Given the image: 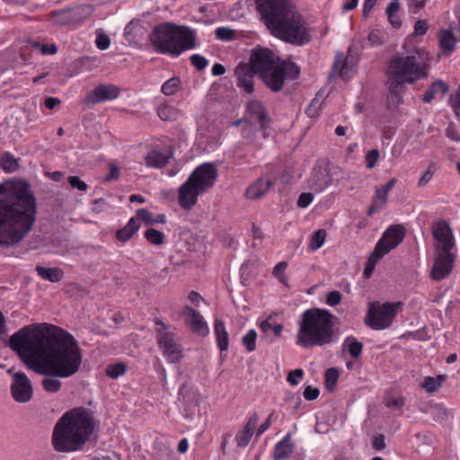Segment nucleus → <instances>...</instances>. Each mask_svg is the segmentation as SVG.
Here are the masks:
<instances>
[{"mask_svg": "<svg viewBox=\"0 0 460 460\" xmlns=\"http://www.w3.org/2000/svg\"><path fill=\"white\" fill-rule=\"evenodd\" d=\"M9 347L20 356L31 353L39 357L31 367L44 376L41 386L49 394L58 393L62 387L60 379L75 376L83 363V350L75 338L47 323L21 328L10 337Z\"/></svg>", "mask_w": 460, "mask_h": 460, "instance_id": "1", "label": "nucleus"}, {"mask_svg": "<svg viewBox=\"0 0 460 460\" xmlns=\"http://www.w3.org/2000/svg\"><path fill=\"white\" fill-rule=\"evenodd\" d=\"M256 4L272 35L297 46L310 40L303 17L289 0H257Z\"/></svg>", "mask_w": 460, "mask_h": 460, "instance_id": "2", "label": "nucleus"}, {"mask_svg": "<svg viewBox=\"0 0 460 460\" xmlns=\"http://www.w3.org/2000/svg\"><path fill=\"white\" fill-rule=\"evenodd\" d=\"M95 427L93 411L76 407L66 411L57 421L52 434V444L58 452H73L83 447Z\"/></svg>", "mask_w": 460, "mask_h": 460, "instance_id": "3", "label": "nucleus"}, {"mask_svg": "<svg viewBox=\"0 0 460 460\" xmlns=\"http://www.w3.org/2000/svg\"><path fill=\"white\" fill-rule=\"evenodd\" d=\"M429 70V57L423 49L407 56H394L388 67L387 86L390 94L399 102L402 99L403 85L427 78Z\"/></svg>", "mask_w": 460, "mask_h": 460, "instance_id": "4", "label": "nucleus"}, {"mask_svg": "<svg viewBox=\"0 0 460 460\" xmlns=\"http://www.w3.org/2000/svg\"><path fill=\"white\" fill-rule=\"evenodd\" d=\"M249 65L265 85L275 93L282 90L287 78L295 79L300 74V69L296 63L287 59L282 60L267 48L253 49Z\"/></svg>", "mask_w": 460, "mask_h": 460, "instance_id": "5", "label": "nucleus"}, {"mask_svg": "<svg viewBox=\"0 0 460 460\" xmlns=\"http://www.w3.org/2000/svg\"><path fill=\"white\" fill-rule=\"evenodd\" d=\"M37 203H0V246L20 243L31 230Z\"/></svg>", "mask_w": 460, "mask_h": 460, "instance_id": "6", "label": "nucleus"}, {"mask_svg": "<svg viewBox=\"0 0 460 460\" xmlns=\"http://www.w3.org/2000/svg\"><path fill=\"white\" fill-rule=\"evenodd\" d=\"M336 316L327 309L305 310L298 322L296 343L305 349L330 344L334 336Z\"/></svg>", "mask_w": 460, "mask_h": 460, "instance_id": "7", "label": "nucleus"}, {"mask_svg": "<svg viewBox=\"0 0 460 460\" xmlns=\"http://www.w3.org/2000/svg\"><path fill=\"white\" fill-rule=\"evenodd\" d=\"M149 40L155 52L174 57H179L182 52L196 47L195 31L187 26H178L170 22L156 25Z\"/></svg>", "mask_w": 460, "mask_h": 460, "instance_id": "8", "label": "nucleus"}, {"mask_svg": "<svg viewBox=\"0 0 460 460\" xmlns=\"http://www.w3.org/2000/svg\"><path fill=\"white\" fill-rule=\"evenodd\" d=\"M217 177V170L212 163L198 166L180 187L179 201H196L199 194L212 188Z\"/></svg>", "mask_w": 460, "mask_h": 460, "instance_id": "9", "label": "nucleus"}, {"mask_svg": "<svg viewBox=\"0 0 460 460\" xmlns=\"http://www.w3.org/2000/svg\"><path fill=\"white\" fill-rule=\"evenodd\" d=\"M155 323L156 342L159 349L163 351V355L166 358L168 362L174 364L179 363L183 354L181 345L174 329L159 318L155 320Z\"/></svg>", "mask_w": 460, "mask_h": 460, "instance_id": "10", "label": "nucleus"}, {"mask_svg": "<svg viewBox=\"0 0 460 460\" xmlns=\"http://www.w3.org/2000/svg\"><path fill=\"white\" fill-rule=\"evenodd\" d=\"M401 303H369L365 323L372 330H384L391 326Z\"/></svg>", "mask_w": 460, "mask_h": 460, "instance_id": "11", "label": "nucleus"}, {"mask_svg": "<svg viewBox=\"0 0 460 460\" xmlns=\"http://www.w3.org/2000/svg\"><path fill=\"white\" fill-rule=\"evenodd\" d=\"M431 233L436 242V252L454 253L456 246L455 236L449 224L446 220L432 223Z\"/></svg>", "mask_w": 460, "mask_h": 460, "instance_id": "12", "label": "nucleus"}, {"mask_svg": "<svg viewBox=\"0 0 460 460\" xmlns=\"http://www.w3.org/2000/svg\"><path fill=\"white\" fill-rule=\"evenodd\" d=\"M0 195L17 201H35L31 186L25 180H12L0 183Z\"/></svg>", "mask_w": 460, "mask_h": 460, "instance_id": "13", "label": "nucleus"}, {"mask_svg": "<svg viewBox=\"0 0 460 460\" xmlns=\"http://www.w3.org/2000/svg\"><path fill=\"white\" fill-rule=\"evenodd\" d=\"M332 181V178L326 168L314 170L308 181L310 191L303 192L297 201H313L314 194L324 190Z\"/></svg>", "mask_w": 460, "mask_h": 460, "instance_id": "14", "label": "nucleus"}, {"mask_svg": "<svg viewBox=\"0 0 460 460\" xmlns=\"http://www.w3.org/2000/svg\"><path fill=\"white\" fill-rule=\"evenodd\" d=\"M404 235L405 231L402 226L395 225L388 227L376 244V252L385 255L403 241Z\"/></svg>", "mask_w": 460, "mask_h": 460, "instance_id": "15", "label": "nucleus"}, {"mask_svg": "<svg viewBox=\"0 0 460 460\" xmlns=\"http://www.w3.org/2000/svg\"><path fill=\"white\" fill-rule=\"evenodd\" d=\"M10 390L13 400L17 402H28L32 398V385L24 373L13 374V380L11 384Z\"/></svg>", "mask_w": 460, "mask_h": 460, "instance_id": "16", "label": "nucleus"}, {"mask_svg": "<svg viewBox=\"0 0 460 460\" xmlns=\"http://www.w3.org/2000/svg\"><path fill=\"white\" fill-rule=\"evenodd\" d=\"M245 122L250 124L258 122L261 129L263 131V137H267L266 129L270 124V118L263 104L257 101H250L246 106Z\"/></svg>", "mask_w": 460, "mask_h": 460, "instance_id": "17", "label": "nucleus"}, {"mask_svg": "<svg viewBox=\"0 0 460 460\" xmlns=\"http://www.w3.org/2000/svg\"><path fill=\"white\" fill-rule=\"evenodd\" d=\"M119 88L114 84H99L86 94L84 102L87 104H96L113 101L119 97Z\"/></svg>", "mask_w": 460, "mask_h": 460, "instance_id": "18", "label": "nucleus"}, {"mask_svg": "<svg viewBox=\"0 0 460 460\" xmlns=\"http://www.w3.org/2000/svg\"><path fill=\"white\" fill-rule=\"evenodd\" d=\"M432 270L431 278L434 280L445 279L452 271L456 255L455 253L436 252Z\"/></svg>", "mask_w": 460, "mask_h": 460, "instance_id": "19", "label": "nucleus"}, {"mask_svg": "<svg viewBox=\"0 0 460 460\" xmlns=\"http://www.w3.org/2000/svg\"><path fill=\"white\" fill-rule=\"evenodd\" d=\"M257 74L252 67L246 63H240L234 69V76L236 78V85L243 89L246 93L254 92V75Z\"/></svg>", "mask_w": 460, "mask_h": 460, "instance_id": "20", "label": "nucleus"}, {"mask_svg": "<svg viewBox=\"0 0 460 460\" xmlns=\"http://www.w3.org/2000/svg\"><path fill=\"white\" fill-rule=\"evenodd\" d=\"M182 314L184 315L187 323L190 326L192 332L202 337H206L208 334V326L199 312L189 305H186L182 310Z\"/></svg>", "mask_w": 460, "mask_h": 460, "instance_id": "21", "label": "nucleus"}, {"mask_svg": "<svg viewBox=\"0 0 460 460\" xmlns=\"http://www.w3.org/2000/svg\"><path fill=\"white\" fill-rule=\"evenodd\" d=\"M173 154L169 146L152 148L145 157L146 164L151 168H162L172 158Z\"/></svg>", "mask_w": 460, "mask_h": 460, "instance_id": "22", "label": "nucleus"}, {"mask_svg": "<svg viewBox=\"0 0 460 460\" xmlns=\"http://www.w3.org/2000/svg\"><path fill=\"white\" fill-rule=\"evenodd\" d=\"M258 420L259 416L256 412L250 415L244 428L235 437V441L239 447H244L249 444Z\"/></svg>", "mask_w": 460, "mask_h": 460, "instance_id": "23", "label": "nucleus"}, {"mask_svg": "<svg viewBox=\"0 0 460 460\" xmlns=\"http://www.w3.org/2000/svg\"><path fill=\"white\" fill-rule=\"evenodd\" d=\"M295 444L291 440V433L288 432L280 441H279L273 450V460L287 459L294 451Z\"/></svg>", "mask_w": 460, "mask_h": 460, "instance_id": "24", "label": "nucleus"}, {"mask_svg": "<svg viewBox=\"0 0 460 460\" xmlns=\"http://www.w3.org/2000/svg\"><path fill=\"white\" fill-rule=\"evenodd\" d=\"M272 186V181L269 178H261L246 190V198L249 199H258L264 197L265 193Z\"/></svg>", "mask_w": 460, "mask_h": 460, "instance_id": "25", "label": "nucleus"}, {"mask_svg": "<svg viewBox=\"0 0 460 460\" xmlns=\"http://www.w3.org/2000/svg\"><path fill=\"white\" fill-rule=\"evenodd\" d=\"M214 332L217 348L220 351L228 349L229 339L226 325L223 320L217 319L214 323Z\"/></svg>", "mask_w": 460, "mask_h": 460, "instance_id": "26", "label": "nucleus"}, {"mask_svg": "<svg viewBox=\"0 0 460 460\" xmlns=\"http://www.w3.org/2000/svg\"><path fill=\"white\" fill-rule=\"evenodd\" d=\"M139 227L138 218L136 216L132 217L123 228L116 232V238L121 243H126L137 232Z\"/></svg>", "mask_w": 460, "mask_h": 460, "instance_id": "27", "label": "nucleus"}, {"mask_svg": "<svg viewBox=\"0 0 460 460\" xmlns=\"http://www.w3.org/2000/svg\"><path fill=\"white\" fill-rule=\"evenodd\" d=\"M268 318L260 323V329L263 332L261 338H265L271 342L274 339L279 338L283 331V325L281 323L271 324Z\"/></svg>", "mask_w": 460, "mask_h": 460, "instance_id": "28", "label": "nucleus"}, {"mask_svg": "<svg viewBox=\"0 0 460 460\" xmlns=\"http://www.w3.org/2000/svg\"><path fill=\"white\" fill-rule=\"evenodd\" d=\"M448 91V85L442 80H436L427 89L422 96V101L425 103L431 102L437 94L444 95Z\"/></svg>", "mask_w": 460, "mask_h": 460, "instance_id": "29", "label": "nucleus"}, {"mask_svg": "<svg viewBox=\"0 0 460 460\" xmlns=\"http://www.w3.org/2000/svg\"><path fill=\"white\" fill-rule=\"evenodd\" d=\"M36 271L41 279L53 283L60 281L64 277L63 270L58 267L45 268L38 265Z\"/></svg>", "mask_w": 460, "mask_h": 460, "instance_id": "30", "label": "nucleus"}, {"mask_svg": "<svg viewBox=\"0 0 460 460\" xmlns=\"http://www.w3.org/2000/svg\"><path fill=\"white\" fill-rule=\"evenodd\" d=\"M136 217L138 218V222L143 221L146 225L164 224L166 222L165 216L164 214L154 215L145 208L137 210Z\"/></svg>", "mask_w": 460, "mask_h": 460, "instance_id": "31", "label": "nucleus"}, {"mask_svg": "<svg viewBox=\"0 0 460 460\" xmlns=\"http://www.w3.org/2000/svg\"><path fill=\"white\" fill-rule=\"evenodd\" d=\"M342 348L347 349L349 355L353 358L358 359L361 356L363 343L358 341L354 336L349 335L344 340Z\"/></svg>", "mask_w": 460, "mask_h": 460, "instance_id": "32", "label": "nucleus"}, {"mask_svg": "<svg viewBox=\"0 0 460 460\" xmlns=\"http://www.w3.org/2000/svg\"><path fill=\"white\" fill-rule=\"evenodd\" d=\"M447 379L446 375H438L437 376H425L421 384V387L428 393L433 394L437 392Z\"/></svg>", "mask_w": 460, "mask_h": 460, "instance_id": "33", "label": "nucleus"}, {"mask_svg": "<svg viewBox=\"0 0 460 460\" xmlns=\"http://www.w3.org/2000/svg\"><path fill=\"white\" fill-rule=\"evenodd\" d=\"M399 9L400 2L398 0L391 1L385 9V13L387 15L388 21L394 28H399L402 24L401 19L397 15Z\"/></svg>", "mask_w": 460, "mask_h": 460, "instance_id": "34", "label": "nucleus"}, {"mask_svg": "<svg viewBox=\"0 0 460 460\" xmlns=\"http://www.w3.org/2000/svg\"><path fill=\"white\" fill-rule=\"evenodd\" d=\"M438 38L441 49L447 51V54H450L456 46V38L453 32L443 30L439 32Z\"/></svg>", "mask_w": 460, "mask_h": 460, "instance_id": "35", "label": "nucleus"}, {"mask_svg": "<svg viewBox=\"0 0 460 460\" xmlns=\"http://www.w3.org/2000/svg\"><path fill=\"white\" fill-rule=\"evenodd\" d=\"M346 65L347 60L344 61L343 59V54L339 53L335 56V60L332 66V72L331 74V76L332 75H339L344 80H347L349 75L348 72L346 70Z\"/></svg>", "mask_w": 460, "mask_h": 460, "instance_id": "36", "label": "nucleus"}, {"mask_svg": "<svg viewBox=\"0 0 460 460\" xmlns=\"http://www.w3.org/2000/svg\"><path fill=\"white\" fill-rule=\"evenodd\" d=\"M157 115L163 120H172L178 116V110L169 103H163L157 108Z\"/></svg>", "mask_w": 460, "mask_h": 460, "instance_id": "37", "label": "nucleus"}, {"mask_svg": "<svg viewBox=\"0 0 460 460\" xmlns=\"http://www.w3.org/2000/svg\"><path fill=\"white\" fill-rule=\"evenodd\" d=\"M0 164L3 170L5 172H14L19 166L17 159L13 157L10 153H4L0 158Z\"/></svg>", "mask_w": 460, "mask_h": 460, "instance_id": "38", "label": "nucleus"}, {"mask_svg": "<svg viewBox=\"0 0 460 460\" xmlns=\"http://www.w3.org/2000/svg\"><path fill=\"white\" fill-rule=\"evenodd\" d=\"M383 256L384 255H381V253L379 252H376V250L374 249L373 252L368 257V259L366 262L365 268H364L363 275L366 279H369L371 277L377 261Z\"/></svg>", "mask_w": 460, "mask_h": 460, "instance_id": "39", "label": "nucleus"}, {"mask_svg": "<svg viewBox=\"0 0 460 460\" xmlns=\"http://www.w3.org/2000/svg\"><path fill=\"white\" fill-rule=\"evenodd\" d=\"M339 376V371L335 367H330L325 371L324 382L327 390L332 392L336 388Z\"/></svg>", "mask_w": 460, "mask_h": 460, "instance_id": "40", "label": "nucleus"}, {"mask_svg": "<svg viewBox=\"0 0 460 460\" xmlns=\"http://www.w3.org/2000/svg\"><path fill=\"white\" fill-rule=\"evenodd\" d=\"M327 233L324 229H319L314 232L309 243V249L312 251H316L323 246L325 242Z\"/></svg>", "mask_w": 460, "mask_h": 460, "instance_id": "41", "label": "nucleus"}, {"mask_svg": "<svg viewBox=\"0 0 460 460\" xmlns=\"http://www.w3.org/2000/svg\"><path fill=\"white\" fill-rule=\"evenodd\" d=\"M127 366L123 362H118L115 364L108 365L105 368V373L109 377L116 379L119 376L124 375Z\"/></svg>", "mask_w": 460, "mask_h": 460, "instance_id": "42", "label": "nucleus"}, {"mask_svg": "<svg viewBox=\"0 0 460 460\" xmlns=\"http://www.w3.org/2000/svg\"><path fill=\"white\" fill-rule=\"evenodd\" d=\"M257 332L255 330L251 329L242 338V344L248 352H252L256 349Z\"/></svg>", "mask_w": 460, "mask_h": 460, "instance_id": "43", "label": "nucleus"}, {"mask_svg": "<svg viewBox=\"0 0 460 460\" xmlns=\"http://www.w3.org/2000/svg\"><path fill=\"white\" fill-rule=\"evenodd\" d=\"M145 237L150 243L155 245H160L164 242V233L155 228H148L145 232Z\"/></svg>", "mask_w": 460, "mask_h": 460, "instance_id": "44", "label": "nucleus"}, {"mask_svg": "<svg viewBox=\"0 0 460 460\" xmlns=\"http://www.w3.org/2000/svg\"><path fill=\"white\" fill-rule=\"evenodd\" d=\"M180 86V79L178 77H172L164 83L161 88V92L167 96L174 94Z\"/></svg>", "mask_w": 460, "mask_h": 460, "instance_id": "45", "label": "nucleus"}, {"mask_svg": "<svg viewBox=\"0 0 460 460\" xmlns=\"http://www.w3.org/2000/svg\"><path fill=\"white\" fill-rule=\"evenodd\" d=\"M67 181L73 190L85 192L88 189L86 182L81 180L78 176H69Z\"/></svg>", "mask_w": 460, "mask_h": 460, "instance_id": "46", "label": "nucleus"}, {"mask_svg": "<svg viewBox=\"0 0 460 460\" xmlns=\"http://www.w3.org/2000/svg\"><path fill=\"white\" fill-rule=\"evenodd\" d=\"M445 136L456 142V143H459L460 142V131L459 129L457 128V127L456 126L455 123L453 122H450L448 124V126L445 129Z\"/></svg>", "mask_w": 460, "mask_h": 460, "instance_id": "47", "label": "nucleus"}, {"mask_svg": "<svg viewBox=\"0 0 460 460\" xmlns=\"http://www.w3.org/2000/svg\"><path fill=\"white\" fill-rule=\"evenodd\" d=\"M190 59L191 65L194 67H196L199 71L203 70L208 65V59L199 54L191 55Z\"/></svg>", "mask_w": 460, "mask_h": 460, "instance_id": "48", "label": "nucleus"}, {"mask_svg": "<svg viewBox=\"0 0 460 460\" xmlns=\"http://www.w3.org/2000/svg\"><path fill=\"white\" fill-rule=\"evenodd\" d=\"M215 35L218 40H230L234 38V31L226 27H218L215 31Z\"/></svg>", "mask_w": 460, "mask_h": 460, "instance_id": "49", "label": "nucleus"}, {"mask_svg": "<svg viewBox=\"0 0 460 460\" xmlns=\"http://www.w3.org/2000/svg\"><path fill=\"white\" fill-rule=\"evenodd\" d=\"M403 404L404 399L402 396H390L385 399V406L390 409L399 410L403 406Z\"/></svg>", "mask_w": 460, "mask_h": 460, "instance_id": "50", "label": "nucleus"}, {"mask_svg": "<svg viewBox=\"0 0 460 460\" xmlns=\"http://www.w3.org/2000/svg\"><path fill=\"white\" fill-rule=\"evenodd\" d=\"M379 158V151L377 149H372L365 156L366 167L372 169L376 166V164Z\"/></svg>", "mask_w": 460, "mask_h": 460, "instance_id": "51", "label": "nucleus"}, {"mask_svg": "<svg viewBox=\"0 0 460 460\" xmlns=\"http://www.w3.org/2000/svg\"><path fill=\"white\" fill-rule=\"evenodd\" d=\"M303 376H304V370L302 368H296V369H294V370H291L288 372V376H287V381L291 385H297L299 383L298 379L303 378Z\"/></svg>", "mask_w": 460, "mask_h": 460, "instance_id": "52", "label": "nucleus"}, {"mask_svg": "<svg viewBox=\"0 0 460 460\" xmlns=\"http://www.w3.org/2000/svg\"><path fill=\"white\" fill-rule=\"evenodd\" d=\"M342 296L340 291L332 290L326 296V304L330 306H335L341 302Z\"/></svg>", "mask_w": 460, "mask_h": 460, "instance_id": "53", "label": "nucleus"}, {"mask_svg": "<svg viewBox=\"0 0 460 460\" xmlns=\"http://www.w3.org/2000/svg\"><path fill=\"white\" fill-rule=\"evenodd\" d=\"M96 47L101 50L109 49L111 45L110 38L105 34H98L95 40Z\"/></svg>", "mask_w": 460, "mask_h": 460, "instance_id": "54", "label": "nucleus"}, {"mask_svg": "<svg viewBox=\"0 0 460 460\" xmlns=\"http://www.w3.org/2000/svg\"><path fill=\"white\" fill-rule=\"evenodd\" d=\"M304 397L307 400V401H314L315 400L316 398H318L319 394H320V391L318 388L316 387H314L312 385H306L305 387V390H304Z\"/></svg>", "mask_w": 460, "mask_h": 460, "instance_id": "55", "label": "nucleus"}, {"mask_svg": "<svg viewBox=\"0 0 460 460\" xmlns=\"http://www.w3.org/2000/svg\"><path fill=\"white\" fill-rule=\"evenodd\" d=\"M451 106L456 115L460 118V86L454 95L450 98Z\"/></svg>", "mask_w": 460, "mask_h": 460, "instance_id": "56", "label": "nucleus"}, {"mask_svg": "<svg viewBox=\"0 0 460 460\" xmlns=\"http://www.w3.org/2000/svg\"><path fill=\"white\" fill-rule=\"evenodd\" d=\"M368 40L372 43V45H381L383 43V35L378 30H374L368 34Z\"/></svg>", "mask_w": 460, "mask_h": 460, "instance_id": "57", "label": "nucleus"}, {"mask_svg": "<svg viewBox=\"0 0 460 460\" xmlns=\"http://www.w3.org/2000/svg\"><path fill=\"white\" fill-rule=\"evenodd\" d=\"M321 103L317 97L314 98L306 110V114L310 118H314L317 115L318 109L320 107Z\"/></svg>", "mask_w": 460, "mask_h": 460, "instance_id": "58", "label": "nucleus"}, {"mask_svg": "<svg viewBox=\"0 0 460 460\" xmlns=\"http://www.w3.org/2000/svg\"><path fill=\"white\" fill-rule=\"evenodd\" d=\"M428 31V24L423 20H419L414 24V34L417 36L424 35Z\"/></svg>", "mask_w": 460, "mask_h": 460, "instance_id": "59", "label": "nucleus"}, {"mask_svg": "<svg viewBox=\"0 0 460 460\" xmlns=\"http://www.w3.org/2000/svg\"><path fill=\"white\" fill-rule=\"evenodd\" d=\"M431 165L428 168V170L422 174L420 179L419 180L418 186L423 187L425 186L433 177V171L430 169Z\"/></svg>", "mask_w": 460, "mask_h": 460, "instance_id": "60", "label": "nucleus"}, {"mask_svg": "<svg viewBox=\"0 0 460 460\" xmlns=\"http://www.w3.org/2000/svg\"><path fill=\"white\" fill-rule=\"evenodd\" d=\"M273 418H274V411H272L269 415L267 420L262 424H261V426L259 427V429L257 430L258 437L261 436V434H263L270 427Z\"/></svg>", "mask_w": 460, "mask_h": 460, "instance_id": "61", "label": "nucleus"}, {"mask_svg": "<svg viewBox=\"0 0 460 460\" xmlns=\"http://www.w3.org/2000/svg\"><path fill=\"white\" fill-rule=\"evenodd\" d=\"M385 438L383 434L375 437L373 440V447L376 450H383L385 448Z\"/></svg>", "mask_w": 460, "mask_h": 460, "instance_id": "62", "label": "nucleus"}, {"mask_svg": "<svg viewBox=\"0 0 460 460\" xmlns=\"http://www.w3.org/2000/svg\"><path fill=\"white\" fill-rule=\"evenodd\" d=\"M254 132H255L254 126L252 124L246 122V124L244 125V127L242 130V135L245 138H250V137H253Z\"/></svg>", "mask_w": 460, "mask_h": 460, "instance_id": "63", "label": "nucleus"}, {"mask_svg": "<svg viewBox=\"0 0 460 460\" xmlns=\"http://www.w3.org/2000/svg\"><path fill=\"white\" fill-rule=\"evenodd\" d=\"M119 176V170L115 164L110 165L109 174L106 176L107 181H112L118 179Z\"/></svg>", "mask_w": 460, "mask_h": 460, "instance_id": "64", "label": "nucleus"}]
</instances>
